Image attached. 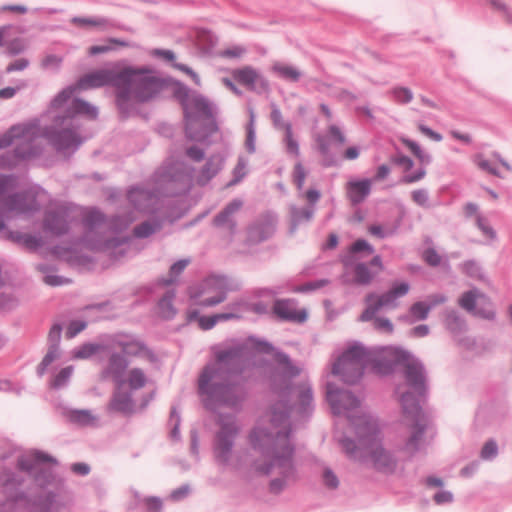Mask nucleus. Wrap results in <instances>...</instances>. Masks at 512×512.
I'll use <instances>...</instances> for the list:
<instances>
[{
    "mask_svg": "<svg viewBox=\"0 0 512 512\" xmlns=\"http://www.w3.org/2000/svg\"><path fill=\"white\" fill-rule=\"evenodd\" d=\"M497 454V445L494 441H488L485 443L481 450V457L483 459H490L495 457Z\"/></svg>",
    "mask_w": 512,
    "mask_h": 512,
    "instance_id": "42",
    "label": "nucleus"
},
{
    "mask_svg": "<svg viewBox=\"0 0 512 512\" xmlns=\"http://www.w3.org/2000/svg\"><path fill=\"white\" fill-rule=\"evenodd\" d=\"M373 325H374L375 329L385 332V333H392L393 328H394L393 324L390 322V320H388L386 318H381V317L375 318Z\"/></svg>",
    "mask_w": 512,
    "mask_h": 512,
    "instance_id": "41",
    "label": "nucleus"
},
{
    "mask_svg": "<svg viewBox=\"0 0 512 512\" xmlns=\"http://www.w3.org/2000/svg\"><path fill=\"white\" fill-rule=\"evenodd\" d=\"M103 371V377L111 378L114 383V391L107 410L124 415L134 413L133 394L149 384L150 378L147 373L139 367L128 368L127 359L116 353L110 356Z\"/></svg>",
    "mask_w": 512,
    "mask_h": 512,
    "instance_id": "4",
    "label": "nucleus"
},
{
    "mask_svg": "<svg viewBox=\"0 0 512 512\" xmlns=\"http://www.w3.org/2000/svg\"><path fill=\"white\" fill-rule=\"evenodd\" d=\"M445 302V297L442 296V295H432V296H429L427 301L425 303H427L428 305H431V309L439 304H442Z\"/></svg>",
    "mask_w": 512,
    "mask_h": 512,
    "instance_id": "61",
    "label": "nucleus"
},
{
    "mask_svg": "<svg viewBox=\"0 0 512 512\" xmlns=\"http://www.w3.org/2000/svg\"><path fill=\"white\" fill-rule=\"evenodd\" d=\"M242 206L239 200L232 201L219 215L215 218V223L218 226H224L231 223V216L237 212Z\"/></svg>",
    "mask_w": 512,
    "mask_h": 512,
    "instance_id": "22",
    "label": "nucleus"
},
{
    "mask_svg": "<svg viewBox=\"0 0 512 512\" xmlns=\"http://www.w3.org/2000/svg\"><path fill=\"white\" fill-rule=\"evenodd\" d=\"M189 261L188 260H180L176 263H174L171 268H170V276H171V279L165 281V284L166 285H169L171 284L175 277H177L185 268L186 266L188 265Z\"/></svg>",
    "mask_w": 512,
    "mask_h": 512,
    "instance_id": "37",
    "label": "nucleus"
},
{
    "mask_svg": "<svg viewBox=\"0 0 512 512\" xmlns=\"http://www.w3.org/2000/svg\"><path fill=\"white\" fill-rule=\"evenodd\" d=\"M45 227L54 234H61L66 231L67 223L64 213L61 211L55 214H49L45 219Z\"/></svg>",
    "mask_w": 512,
    "mask_h": 512,
    "instance_id": "19",
    "label": "nucleus"
},
{
    "mask_svg": "<svg viewBox=\"0 0 512 512\" xmlns=\"http://www.w3.org/2000/svg\"><path fill=\"white\" fill-rule=\"evenodd\" d=\"M329 134L339 144H343L345 142V136L337 126H335V125L330 126Z\"/></svg>",
    "mask_w": 512,
    "mask_h": 512,
    "instance_id": "53",
    "label": "nucleus"
},
{
    "mask_svg": "<svg viewBox=\"0 0 512 512\" xmlns=\"http://www.w3.org/2000/svg\"><path fill=\"white\" fill-rule=\"evenodd\" d=\"M373 278L368 268L364 264H359L355 268V281L359 284H368Z\"/></svg>",
    "mask_w": 512,
    "mask_h": 512,
    "instance_id": "33",
    "label": "nucleus"
},
{
    "mask_svg": "<svg viewBox=\"0 0 512 512\" xmlns=\"http://www.w3.org/2000/svg\"><path fill=\"white\" fill-rule=\"evenodd\" d=\"M122 351L127 356H141L147 354L146 348L139 342L121 343Z\"/></svg>",
    "mask_w": 512,
    "mask_h": 512,
    "instance_id": "29",
    "label": "nucleus"
},
{
    "mask_svg": "<svg viewBox=\"0 0 512 512\" xmlns=\"http://www.w3.org/2000/svg\"><path fill=\"white\" fill-rule=\"evenodd\" d=\"M230 354H220L214 363L204 368L199 377V392L207 405L214 402L234 405L238 400V388L229 384L226 376V363Z\"/></svg>",
    "mask_w": 512,
    "mask_h": 512,
    "instance_id": "7",
    "label": "nucleus"
},
{
    "mask_svg": "<svg viewBox=\"0 0 512 512\" xmlns=\"http://www.w3.org/2000/svg\"><path fill=\"white\" fill-rule=\"evenodd\" d=\"M391 362L401 364L405 369L406 382L397 388L403 413L401 424L409 430L402 450L408 455H413L435 437V431L429 430V419L418 403V397L426 391L423 365L409 352L399 348L385 347L372 352L354 344L335 361L332 374L345 383L353 384L362 377L368 365H372L378 373H387L391 368Z\"/></svg>",
    "mask_w": 512,
    "mask_h": 512,
    "instance_id": "1",
    "label": "nucleus"
},
{
    "mask_svg": "<svg viewBox=\"0 0 512 512\" xmlns=\"http://www.w3.org/2000/svg\"><path fill=\"white\" fill-rule=\"evenodd\" d=\"M98 350V345L85 344L74 351L73 357L76 359H86L95 354Z\"/></svg>",
    "mask_w": 512,
    "mask_h": 512,
    "instance_id": "32",
    "label": "nucleus"
},
{
    "mask_svg": "<svg viewBox=\"0 0 512 512\" xmlns=\"http://www.w3.org/2000/svg\"><path fill=\"white\" fill-rule=\"evenodd\" d=\"M102 219H103L102 214L97 211L90 212L87 217V221L90 225H95V224L101 222Z\"/></svg>",
    "mask_w": 512,
    "mask_h": 512,
    "instance_id": "63",
    "label": "nucleus"
},
{
    "mask_svg": "<svg viewBox=\"0 0 512 512\" xmlns=\"http://www.w3.org/2000/svg\"><path fill=\"white\" fill-rule=\"evenodd\" d=\"M429 333V328L427 325H419L413 328L412 334L416 337H424Z\"/></svg>",
    "mask_w": 512,
    "mask_h": 512,
    "instance_id": "64",
    "label": "nucleus"
},
{
    "mask_svg": "<svg viewBox=\"0 0 512 512\" xmlns=\"http://www.w3.org/2000/svg\"><path fill=\"white\" fill-rule=\"evenodd\" d=\"M327 400L335 414L351 417L350 413L359 407V400L348 391L334 389L332 384L327 385Z\"/></svg>",
    "mask_w": 512,
    "mask_h": 512,
    "instance_id": "12",
    "label": "nucleus"
},
{
    "mask_svg": "<svg viewBox=\"0 0 512 512\" xmlns=\"http://www.w3.org/2000/svg\"><path fill=\"white\" fill-rule=\"evenodd\" d=\"M464 269L467 274L473 276V277H479L480 276V270L478 266L473 262L465 263Z\"/></svg>",
    "mask_w": 512,
    "mask_h": 512,
    "instance_id": "60",
    "label": "nucleus"
},
{
    "mask_svg": "<svg viewBox=\"0 0 512 512\" xmlns=\"http://www.w3.org/2000/svg\"><path fill=\"white\" fill-rule=\"evenodd\" d=\"M353 425L358 436V447L352 440L342 441L345 451L357 457L360 451L363 460L382 473H392L396 468L395 458L381 444L377 422L366 414H360Z\"/></svg>",
    "mask_w": 512,
    "mask_h": 512,
    "instance_id": "5",
    "label": "nucleus"
},
{
    "mask_svg": "<svg viewBox=\"0 0 512 512\" xmlns=\"http://www.w3.org/2000/svg\"><path fill=\"white\" fill-rule=\"evenodd\" d=\"M424 260L431 266H437L440 263V256L433 249H428L423 254Z\"/></svg>",
    "mask_w": 512,
    "mask_h": 512,
    "instance_id": "46",
    "label": "nucleus"
},
{
    "mask_svg": "<svg viewBox=\"0 0 512 512\" xmlns=\"http://www.w3.org/2000/svg\"><path fill=\"white\" fill-rule=\"evenodd\" d=\"M403 143L405 144L406 147H408L411 150V152L416 157L423 160L422 151H421L420 147L415 142H413L411 140H403Z\"/></svg>",
    "mask_w": 512,
    "mask_h": 512,
    "instance_id": "58",
    "label": "nucleus"
},
{
    "mask_svg": "<svg viewBox=\"0 0 512 512\" xmlns=\"http://www.w3.org/2000/svg\"><path fill=\"white\" fill-rule=\"evenodd\" d=\"M154 229L149 223H143L135 228V234L138 237H146L150 235Z\"/></svg>",
    "mask_w": 512,
    "mask_h": 512,
    "instance_id": "52",
    "label": "nucleus"
},
{
    "mask_svg": "<svg viewBox=\"0 0 512 512\" xmlns=\"http://www.w3.org/2000/svg\"><path fill=\"white\" fill-rule=\"evenodd\" d=\"M232 77L239 84L244 85L249 89H254L257 84L265 86V82L259 72L251 66H244L233 70Z\"/></svg>",
    "mask_w": 512,
    "mask_h": 512,
    "instance_id": "17",
    "label": "nucleus"
},
{
    "mask_svg": "<svg viewBox=\"0 0 512 512\" xmlns=\"http://www.w3.org/2000/svg\"><path fill=\"white\" fill-rule=\"evenodd\" d=\"M147 512H160L162 503L157 498H148L146 500Z\"/></svg>",
    "mask_w": 512,
    "mask_h": 512,
    "instance_id": "54",
    "label": "nucleus"
},
{
    "mask_svg": "<svg viewBox=\"0 0 512 512\" xmlns=\"http://www.w3.org/2000/svg\"><path fill=\"white\" fill-rule=\"evenodd\" d=\"M245 53V48L241 46H234L228 49H225L221 52V56L227 58H239Z\"/></svg>",
    "mask_w": 512,
    "mask_h": 512,
    "instance_id": "45",
    "label": "nucleus"
},
{
    "mask_svg": "<svg viewBox=\"0 0 512 512\" xmlns=\"http://www.w3.org/2000/svg\"><path fill=\"white\" fill-rule=\"evenodd\" d=\"M73 110L75 113L83 114L91 119H94L97 116L96 107L80 99L73 101Z\"/></svg>",
    "mask_w": 512,
    "mask_h": 512,
    "instance_id": "26",
    "label": "nucleus"
},
{
    "mask_svg": "<svg viewBox=\"0 0 512 512\" xmlns=\"http://www.w3.org/2000/svg\"><path fill=\"white\" fill-rule=\"evenodd\" d=\"M120 90L117 104L124 110L130 102H145L164 88V80L149 68H125L120 71Z\"/></svg>",
    "mask_w": 512,
    "mask_h": 512,
    "instance_id": "6",
    "label": "nucleus"
},
{
    "mask_svg": "<svg viewBox=\"0 0 512 512\" xmlns=\"http://www.w3.org/2000/svg\"><path fill=\"white\" fill-rule=\"evenodd\" d=\"M59 357V352L56 347L51 348L43 358L38 367L39 374H44L46 368Z\"/></svg>",
    "mask_w": 512,
    "mask_h": 512,
    "instance_id": "34",
    "label": "nucleus"
},
{
    "mask_svg": "<svg viewBox=\"0 0 512 512\" xmlns=\"http://www.w3.org/2000/svg\"><path fill=\"white\" fill-rule=\"evenodd\" d=\"M459 305L475 315L485 319L494 317V310L488 297L478 290L465 292L459 299Z\"/></svg>",
    "mask_w": 512,
    "mask_h": 512,
    "instance_id": "10",
    "label": "nucleus"
},
{
    "mask_svg": "<svg viewBox=\"0 0 512 512\" xmlns=\"http://www.w3.org/2000/svg\"><path fill=\"white\" fill-rule=\"evenodd\" d=\"M173 298V293H167L158 304L160 313L164 318H170L175 314V311L172 306Z\"/></svg>",
    "mask_w": 512,
    "mask_h": 512,
    "instance_id": "30",
    "label": "nucleus"
},
{
    "mask_svg": "<svg viewBox=\"0 0 512 512\" xmlns=\"http://www.w3.org/2000/svg\"><path fill=\"white\" fill-rule=\"evenodd\" d=\"M371 186L370 179L348 181L345 185L346 196L352 204H359L370 194Z\"/></svg>",
    "mask_w": 512,
    "mask_h": 512,
    "instance_id": "15",
    "label": "nucleus"
},
{
    "mask_svg": "<svg viewBox=\"0 0 512 512\" xmlns=\"http://www.w3.org/2000/svg\"><path fill=\"white\" fill-rule=\"evenodd\" d=\"M431 310V305H428L425 302H416L410 308V314L418 320L426 319L429 311Z\"/></svg>",
    "mask_w": 512,
    "mask_h": 512,
    "instance_id": "31",
    "label": "nucleus"
},
{
    "mask_svg": "<svg viewBox=\"0 0 512 512\" xmlns=\"http://www.w3.org/2000/svg\"><path fill=\"white\" fill-rule=\"evenodd\" d=\"M182 106L186 118V132L189 138L198 140L201 136L192 133V127L195 124L196 116L210 115V105L206 98L201 95L186 96L182 100Z\"/></svg>",
    "mask_w": 512,
    "mask_h": 512,
    "instance_id": "9",
    "label": "nucleus"
},
{
    "mask_svg": "<svg viewBox=\"0 0 512 512\" xmlns=\"http://www.w3.org/2000/svg\"><path fill=\"white\" fill-rule=\"evenodd\" d=\"M390 95L399 104H407L413 99V92L406 87H395L390 91Z\"/></svg>",
    "mask_w": 512,
    "mask_h": 512,
    "instance_id": "27",
    "label": "nucleus"
},
{
    "mask_svg": "<svg viewBox=\"0 0 512 512\" xmlns=\"http://www.w3.org/2000/svg\"><path fill=\"white\" fill-rule=\"evenodd\" d=\"M85 326H86L85 323L79 322V321H74V322L70 323V325L68 326L67 331H66V336L68 338H73L79 332H81L85 328Z\"/></svg>",
    "mask_w": 512,
    "mask_h": 512,
    "instance_id": "47",
    "label": "nucleus"
},
{
    "mask_svg": "<svg viewBox=\"0 0 512 512\" xmlns=\"http://www.w3.org/2000/svg\"><path fill=\"white\" fill-rule=\"evenodd\" d=\"M492 8L500 12L507 22H512V11L510 8L500 0H491Z\"/></svg>",
    "mask_w": 512,
    "mask_h": 512,
    "instance_id": "35",
    "label": "nucleus"
},
{
    "mask_svg": "<svg viewBox=\"0 0 512 512\" xmlns=\"http://www.w3.org/2000/svg\"><path fill=\"white\" fill-rule=\"evenodd\" d=\"M274 313L281 319L296 323H303L307 319L305 309H297L292 300H277L273 306Z\"/></svg>",
    "mask_w": 512,
    "mask_h": 512,
    "instance_id": "14",
    "label": "nucleus"
},
{
    "mask_svg": "<svg viewBox=\"0 0 512 512\" xmlns=\"http://www.w3.org/2000/svg\"><path fill=\"white\" fill-rule=\"evenodd\" d=\"M74 87H68L60 92L55 99L53 100L54 107H60L64 104L68 99H70L74 93Z\"/></svg>",
    "mask_w": 512,
    "mask_h": 512,
    "instance_id": "39",
    "label": "nucleus"
},
{
    "mask_svg": "<svg viewBox=\"0 0 512 512\" xmlns=\"http://www.w3.org/2000/svg\"><path fill=\"white\" fill-rule=\"evenodd\" d=\"M218 171V166H213L211 162L207 163L204 169L203 177L200 179L202 183L207 182L211 177H213Z\"/></svg>",
    "mask_w": 512,
    "mask_h": 512,
    "instance_id": "51",
    "label": "nucleus"
},
{
    "mask_svg": "<svg viewBox=\"0 0 512 512\" xmlns=\"http://www.w3.org/2000/svg\"><path fill=\"white\" fill-rule=\"evenodd\" d=\"M174 67L182 72H184L185 74H187L191 79L192 81L196 84V85H200L201 84V81H200V77L198 76V74H196L192 69H190L188 66L184 65V64H174Z\"/></svg>",
    "mask_w": 512,
    "mask_h": 512,
    "instance_id": "48",
    "label": "nucleus"
},
{
    "mask_svg": "<svg viewBox=\"0 0 512 512\" xmlns=\"http://www.w3.org/2000/svg\"><path fill=\"white\" fill-rule=\"evenodd\" d=\"M187 155L196 161H199L203 158V152L197 147H191L187 150Z\"/></svg>",
    "mask_w": 512,
    "mask_h": 512,
    "instance_id": "62",
    "label": "nucleus"
},
{
    "mask_svg": "<svg viewBox=\"0 0 512 512\" xmlns=\"http://www.w3.org/2000/svg\"><path fill=\"white\" fill-rule=\"evenodd\" d=\"M228 284L223 277H210L206 279L202 285V295H207L201 301V305L214 306L223 302L226 298Z\"/></svg>",
    "mask_w": 512,
    "mask_h": 512,
    "instance_id": "13",
    "label": "nucleus"
},
{
    "mask_svg": "<svg viewBox=\"0 0 512 512\" xmlns=\"http://www.w3.org/2000/svg\"><path fill=\"white\" fill-rule=\"evenodd\" d=\"M271 70L279 78L289 82H297L302 75L297 67L283 62L274 63Z\"/></svg>",
    "mask_w": 512,
    "mask_h": 512,
    "instance_id": "18",
    "label": "nucleus"
},
{
    "mask_svg": "<svg viewBox=\"0 0 512 512\" xmlns=\"http://www.w3.org/2000/svg\"><path fill=\"white\" fill-rule=\"evenodd\" d=\"M53 143L57 149H67L77 146L80 141L74 131L64 130L53 139Z\"/></svg>",
    "mask_w": 512,
    "mask_h": 512,
    "instance_id": "20",
    "label": "nucleus"
},
{
    "mask_svg": "<svg viewBox=\"0 0 512 512\" xmlns=\"http://www.w3.org/2000/svg\"><path fill=\"white\" fill-rule=\"evenodd\" d=\"M410 286L406 282H399L392 285L389 291L377 295L370 293L365 298L366 308L360 316L361 321H370L375 314L384 307H396L397 300L409 292Z\"/></svg>",
    "mask_w": 512,
    "mask_h": 512,
    "instance_id": "8",
    "label": "nucleus"
},
{
    "mask_svg": "<svg viewBox=\"0 0 512 512\" xmlns=\"http://www.w3.org/2000/svg\"><path fill=\"white\" fill-rule=\"evenodd\" d=\"M72 374V367L69 366V367H66V368H63L58 374L57 376L54 378L53 380V386L54 387H60L62 385L65 384V382L69 379V377L71 376Z\"/></svg>",
    "mask_w": 512,
    "mask_h": 512,
    "instance_id": "40",
    "label": "nucleus"
},
{
    "mask_svg": "<svg viewBox=\"0 0 512 512\" xmlns=\"http://www.w3.org/2000/svg\"><path fill=\"white\" fill-rule=\"evenodd\" d=\"M39 130L32 125H16L0 136V167L16 165L20 160L35 155L33 143ZM14 180L0 176V214L12 216L24 214L37 208L35 197L30 194L11 195ZM0 219V229L3 228Z\"/></svg>",
    "mask_w": 512,
    "mask_h": 512,
    "instance_id": "3",
    "label": "nucleus"
},
{
    "mask_svg": "<svg viewBox=\"0 0 512 512\" xmlns=\"http://www.w3.org/2000/svg\"><path fill=\"white\" fill-rule=\"evenodd\" d=\"M62 63V58L56 55H48L42 60V66L45 68H57Z\"/></svg>",
    "mask_w": 512,
    "mask_h": 512,
    "instance_id": "49",
    "label": "nucleus"
},
{
    "mask_svg": "<svg viewBox=\"0 0 512 512\" xmlns=\"http://www.w3.org/2000/svg\"><path fill=\"white\" fill-rule=\"evenodd\" d=\"M237 433V427L234 422L223 423L221 431L217 437L216 452L217 457L222 461H226L227 453L232 446V438Z\"/></svg>",
    "mask_w": 512,
    "mask_h": 512,
    "instance_id": "16",
    "label": "nucleus"
},
{
    "mask_svg": "<svg viewBox=\"0 0 512 512\" xmlns=\"http://www.w3.org/2000/svg\"><path fill=\"white\" fill-rule=\"evenodd\" d=\"M281 128L284 129V143L289 154L299 156V145L294 138L292 126L290 123H283Z\"/></svg>",
    "mask_w": 512,
    "mask_h": 512,
    "instance_id": "21",
    "label": "nucleus"
},
{
    "mask_svg": "<svg viewBox=\"0 0 512 512\" xmlns=\"http://www.w3.org/2000/svg\"><path fill=\"white\" fill-rule=\"evenodd\" d=\"M69 420L79 425H90L94 423L95 417L88 410H74L69 413Z\"/></svg>",
    "mask_w": 512,
    "mask_h": 512,
    "instance_id": "25",
    "label": "nucleus"
},
{
    "mask_svg": "<svg viewBox=\"0 0 512 512\" xmlns=\"http://www.w3.org/2000/svg\"><path fill=\"white\" fill-rule=\"evenodd\" d=\"M107 43L108 44H105V45H94V46L89 47L88 54L91 56H94L97 54L107 53L113 49V45L120 46V47L128 46L127 42L120 40V39H116V38L108 39Z\"/></svg>",
    "mask_w": 512,
    "mask_h": 512,
    "instance_id": "24",
    "label": "nucleus"
},
{
    "mask_svg": "<svg viewBox=\"0 0 512 512\" xmlns=\"http://www.w3.org/2000/svg\"><path fill=\"white\" fill-rule=\"evenodd\" d=\"M250 442L257 457L256 469L264 474L281 476L270 483L271 489L279 492L288 481L294 479L295 473L286 412L273 410L269 420H262L252 431Z\"/></svg>",
    "mask_w": 512,
    "mask_h": 512,
    "instance_id": "2",
    "label": "nucleus"
},
{
    "mask_svg": "<svg viewBox=\"0 0 512 512\" xmlns=\"http://www.w3.org/2000/svg\"><path fill=\"white\" fill-rule=\"evenodd\" d=\"M120 71L101 69L84 75L77 83L79 89L98 88L104 85H113L118 94L120 90Z\"/></svg>",
    "mask_w": 512,
    "mask_h": 512,
    "instance_id": "11",
    "label": "nucleus"
},
{
    "mask_svg": "<svg viewBox=\"0 0 512 512\" xmlns=\"http://www.w3.org/2000/svg\"><path fill=\"white\" fill-rule=\"evenodd\" d=\"M477 165L480 169H482L490 174L500 176V172H499L498 168L493 163H491L489 160L479 159L477 162Z\"/></svg>",
    "mask_w": 512,
    "mask_h": 512,
    "instance_id": "43",
    "label": "nucleus"
},
{
    "mask_svg": "<svg viewBox=\"0 0 512 512\" xmlns=\"http://www.w3.org/2000/svg\"><path fill=\"white\" fill-rule=\"evenodd\" d=\"M16 33V29L10 26L0 28V46L5 43L7 38H10Z\"/></svg>",
    "mask_w": 512,
    "mask_h": 512,
    "instance_id": "56",
    "label": "nucleus"
},
{
    "mask_svg": "<svg viewBox=\"0 0 512 512\" xmlns=\"http://www.w3.org/2000/svg\"><path fill=\"white\" fill-rule=\"evenodd\" d=\"M360 251H366L368 255L373 253V248L365 240H357L351 247L352 253H358Z\"/></svg>",
    "mask_w": 512,
    "mask_h": 512,
    "instance_id": "44",
    "label": "nucleus"
},
{
    "mask_svg": "<svg viewBox=\"0 0 512 512\" xmlns=\"http://www.w3.org/2000/svg\"><path fill=\"white\" fill-rule=\"evenodd\" d=\"M72 22L78 26L96 27L101 30H105L112 26V23L103 17L73 18Z\"/></svg>",
    "mask_w": 512,
    "mask_h": 512,
    "instance_id": "23",
    "label": "nucleus"
},
{
    "mask_svg": "<svg viewBox=\"0 0 512 512\" xmlns=\"http://www.w3.org/2000/svg\"><path fill=\"white\" fill-rule=\"evenodd\" d=\"M323 478L326 486L330 488H336L338 486L337 477L330 470L324 472Z\"/></svg>",
    "mask_w": 512,
    "mask_h": 512,
    "instance_id": "55",
    "label": "nucleus"
},
{
    "mask_svg": "<svg viewBox=\"0 0 512 512\" xmlns=\"http://www.w3.org/2000/svg\"><path fill=\"white\" fill-rule=\"evenodd\" d=\"M4 44L7 45L8 51L11 54L20 53L25 48V44H24L23 40L20 39V38H15V39H12V40H9V38H7L5 40Z\"/></svg>",
    "mask_w": 512,
    "mask_h": 512,
    "instance_id": "38",
    "label": "nucleus"
},
{
    "mask_svg": "<svg viewBox=\"0 0 512 512\" xmlns=\"http://www.w3.org/2000/svg\"><path fill=\"white\" fill-rule=\"evenodd\" d=\"M305 178L306 172L304 167L300 163H297L293 171V180L298 189H302L305 182Z\"/></svg>",
    "mask_w": 512,
    "mask_h": 512,
    "instance_id": "36",
    "label": "nucleus"
},
{
    "mask_svg": "<svg viewBox=\"0 0 512 512\" xmlns=\"http://www.w3.org/2000/svg\"><path fill=\"white\" fill-rule=\"evenodd\" d=\"M29 62L28 60L24 58H20L15 60L14 62L10 63L7 67V72H13V71H21L24 70L28 66Z\"/></svg>",
    "mask_w": 512,
    "mask_h": 512,
    "instance_id": "50",
    "label": "nucleus"
},
{
    "mask_svg": "<svg viewBox=\"0 0 512 512\" xmlns=\"http://www.w3.org/2000/svg\"><path fill=\"white\" fill-rule=\"evenodd\" d=\"M434 500L438 504L450 502L452 500V494L450 492H446V491L438 492L435 494Z\"/></svg>",
    "mask_w": 512,
    "mask_h": 512,
    "instance_id": "59",
    "label": "nucleus"
},
{
    "mask_svg": "<svg viewBox=\"0 0 512 512\" xmlns=\"http://www.w3.org/2000/svg\"><path fill=\"white\" fill-rule=\"evenodd\" d=\"M236 317L234 314L231 313H221L216 314L211 317H200L199 318V325L202 329H211L219 320H227Z\"/></svg>",
    "mask_w": 512,
    "mask_h": 512,
    "instance_id": "28",
    "label": "nucleus"
},
{
    "mask_svg": "<svg viewBox=\"0 0 512 512\" xmlns=\"http://www.w3.org/2000/svg\"><path fill=\"white\" fill-rule=\"evenodd\" d=\"M418 129L421 133H423L424 135L428 136L429 138L435 140V141H441L442 140V136L439 134V133H436L434 132L432 129L420 124L418 126Z\"/></svg>",
    "mask_w": 512,
    "mask_h": 512,
    "instance_id": "57",
    "label": "nucleus"
}]
</instances>
